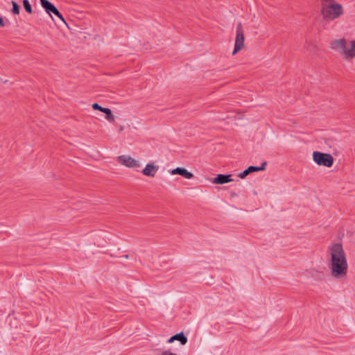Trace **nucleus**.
Returning a JSON list of instances; mask_svg holds the SVG:
<instances>
[{
  "mask_svg": "<svg viewBox=\"0 0 355 355\" xmlns=\"http://www.w3.org/2000/svg\"><path fill=\"white\" fill-rule=\"evenodd\" d=\"M103 112L104 114H105V119L107 121H109L110 122H113L114 121V116L112 114V111H111L110 109L105 107V109L103 110Z\"/></svg>",
  "mask_w": 355,
  "mask_h": 355,
  "instance_id": "4468645a",
  "label": "nucleus"
},
{
  "mask_svg": "<svg viewBox=\"0 0 355 355\" xmlns=\"http://www.w3.org/2000/svg\"><path fill=\"white\" fill-rule=\"evenodd\" d=\"M159 170V166L154 162L148 163L141 171L144 175L154 178Z\"/></svg>",
  "mask_w": 355,
  "mask_h": 355,
  "instance_id": "0eeeda50",
  "label": "nucleus"
},
{
  "mask_svg": "<svg viewBox=\"0 0 355 355\" xmlns=\"http://www.w3.org/2000/svg\"><path fill=\"white\" fill-rule=\"evenodd\" d=\"M42 7L45 10V11L51 15V13L54 14L57 16L62 22L66 24V21L63 16L60 14L59 10L54 6L51 2L48 0H40Z\"/></svg>",
  "mask_w": 355,
  "mask_h": 355,
  "instance_id": "423d86ee",
  "label": "nucleus"
},
{
  "mask_svg": "<svg viewBox=\"0 0 355 355\" xmlns=\"http://www.w3.org/2000/svg\"><path fill=\"white\" fill-rule=\"evenodd\" d=\"M329 251L331 255V266H347L345 252L340 243L329 245Z\"/></svg>",
  "mask_w": 355,
  "mask_h": 355,
  "instance_id": "7ed1b4c3",
  "label": "nucleus"
},
{
  "mask_svg": "<svg viewBox=\"0 0 355 355\" xmlns=\"http://www.w3.org/2000/svg\"><path fill=\"white\" fill-rule=\"evenodd\" d=\"M244 47V33H239L236 35L234 49L232 52L235 55Z\"/></svg>",
  "mask_w": 355,
  "mask_h": 355,
  "instance_id": "1a4fd4ad",
  "label": "nucleus"
},
{
  "mask_svg": "<svg viewBox=\"0 0 355 355\" xmlns=\"http://www.w3.org/2000/svg\"><path fill=\"white\" fill-rule=\"evenodd\" d=\"M239 33H244L241 22H239L236 26V34Z\"/></svg>",
  "mask_w": 355,
  "mask_h": 355,
  "instance_id": "6ab92c4d",
  "label": "nucleus"
},
{
  "mask_svg": "<svg viewBox=\"0 0 355 355\" xmlns=\"http://www.w3.org/2000/svg\"><path fill=\"white\" fill-rule=\"evenodd\" d=\"M23 6L28 13L31 14L33 12L31 6L28 0L23 1Z\"/></svg>",
  "mask_w": 355,
  "mask_h": 355,
  "instance_id": "2eb2a0df",
  "label": "nucleus"
},
{
  "mask_svg": "<svg viewBox=\"0 0 355 355\" xmlns=\"http://www.w3.org/2000/svg\"><path fill=\"white\" fill-rule=\"evenodd\" d=\"M320 14L324 21H331L344 14V8L335 0L331 3L321 4Z\"/></svg>",
  "mask_w": 355,
  "mask_h": 355,
  "instance_id": "f03ea898",
  "label": "nucleus"
},
{
  "mask_svg": "<svg viewBox=\"0 0 355 355\" xmlns=\"http://www.w3.org/2000/svg\"><path fill=\"white\" fill-rule=\"evenodd\" d=\"M117 162L122 166L129 168H133L139 171L141 167V163L139 159H136L130 155H123L117 157Z\"/></svg>",
  "mask_w": 355,
  "mask_h": 355,
  "instance_id": "39448f33",
  "label": "nucleus"
},
{
  "mask_svg": "<svg viewBox=\"0 0 355 355\" xmlns=\"http://www.w3.org/2000/svg\"><path fill=\"white\" fill-rule=\"evenodd\" d=\"M266 165V162H263L261 164V166H250L248 168L249 173H252V172H256V171H259L264 170Z\"/></svg>",
  "mask_w": 355,
  "mask_h": 355,
  "instance_id": "ddd939ff",
  "label": "nucleus"
},
{
  "mask_svg": "<svg viewBox=\"0 0 355 355\" xmlns=\"http://www.w3.org/2000/svg\"><path fill=\"white\" fill-rule=\"evenodd\" d=\"M232 181L231 175L219 174L213 179L212 182L217 184H223Z\"/></svg>",
  "mask_w": 355,
  "mask_h": 355,
  "instance_id": "9b49d317",
  "label": "nucleus"
},
{
  "mask_svg": "<svg viewBox=\"0 0 355 355\" xmlns=\"http://www.w3.org/2000/svg\"><path fill=\"white\" fill-rule=\"evenodd\" d=\"M12 12L15 15H18L19 13V5L15 1H12Z\"/></svg>",
  "mask_w": 355,
  "mask_h": 355,
  "instance_id": "dca6fc26",
  "label": "nucleus"
},
{
  "mask_svg": "<svg viewBox=\"0 0 355 355\" xmlns=\"http://www.w3.org/2000/svg\"><path fill=\"white\" fill-rule=\"evenodd\" d=\"M175 340L180 341L182 345H185L187 343V338L184 336L183 332L176 334L171 336L167 341L168 343H172Z\"/></svg>",
  "mask_w": 355,
  "mask_h": 355,
  "instance_id": "f8f14e48",
  "label": "nucleus"
},
{
  "mask_svg": "<svg viewBox=\"0 0 355 355\" xmlns=\"http://www.w3.org/2000/svg\"><path fill=\"white\" fill-rule=\"evenodd\" d=\"M92 108L96 110H99L101 112H103V110L105 109V107L100 106L97 103H94L92 104Z\"/></svg>",
  "mask_w": 355,
  "mask_h": 355,
  "instance_id": "f3484780",
  "label": "nucleus"
},
{
  "mask_svg": "<svg viewBox=\"0 0 355 355\" xmlns=\"http://www.w3.org/2000/svg\"><path fill=\"white\" fill-rule=\"evenodd\" d=\"M313 159L319 166L331 167L334 164V157L331 154L319 151L313 153Z\"/></svg>",
  "mask_w": 355,
  "mask_h": 355,
  "instance_id": "20e7f679",
  "label": "nucleus"
},
{
  "mask_svg": "<svg viewBox=\"0 0 355 355\" xmlns=\"http://www.w3.org/2000/svg\"><path fill=\"white\" fill-rule=\"evenodd\" d=\"M329 49L346 62L355 59V39L345 37L336 38L330 42Z\"/></svg>",
  "mask_w": 355,
  "mask_h": 355,
  "instance_id": "f257e3e1",
  "label": "nucleus"
},
{
  "mask_svg": "<svg viewBox=\"0 0 355 355\" xmlns=\"http://www.w3.org/2000/svg\"><path fill=\"white\" fill-rule=\"evenodd\" d=\"M163 355H177V354L175 353L170 352L168 351H164L163 352Z\"/></svg>",
  "mask_w": 355,
  "mask_h": 355,
  "instance_id": "aec40b11",
  "label": "nucleus"
},
{
  "mask_svg": "<svg viewBox=\"0 0 355 355\" xmlns=\"http://www.w3.org/2000/svg\"><path fill=\"white\" fill-rule=\"evenodd\" d=\"M248 174H250L248 168H246L243 172L239 174V177L241 179L245 178Z\"/></svg>",
  "mask_w": 355,
  "mask_h": 355,
  "instance_id": "a211bd4d",
  "label": "nucleus"
},
{
  "mask_svg": "<svg viewBox=\"0 0 355 355\" xmlns=\"http://www.w3.org/2000/svg\"><path fill=\"white\" fill-rule=\"evenodd\" d=\"M171 175H180L187 180H191L193 178V174L184 168L177 167L170 171Z\"/></svg>",
  "mask_w": 355,
  "mask_h": 355,
  "instance_id": "6e6552de",
  "label": "nucleus"
},
{
  "mask_svg": "<svg viewBox=\"0 0 355 355\" xmlns=\"http://www.w3.org/2000/svg\"><path fill=\"white\" fill-rule=\"evenodd\" d=\"M5 23L1 17H0V27H4Z\"/></svg>",
  "mask_w": 355,
  "mask_h": 355,
  "instance_id": "412c9836",
  "label": "nucleus"
},
{
  "mask_svg": "<svg viewBox=\"0 0 355 355\" xmlns=\"http://www.w3.org/2000/svg\"><path fill=\"white\" fill-rule=\"evenodd\" d=\"M122 257L125 258V259H128L129 256L128 255H124Z\"/></svg>",
  "mask_w": 355,
  "mask_h": 355,
  "instance_id": "4be33fe9",
  "label": "nucleus"
},
{
  "mask_svg": "<svg viewBox=\"0 0 355 355\" xmlns=\"http://www.w3.org/2000/svg\"><path fill=\"white\" fill-rule=\"evenodd\" d=\"M347 268H331L330 274L335 279L343 278L346 276Z\"/></svg>",
  "mask_w": 355,
  "mask_h": 355,
  "instance_id": "9d476101",
  "label": "nucleus"
}]
</instances>
